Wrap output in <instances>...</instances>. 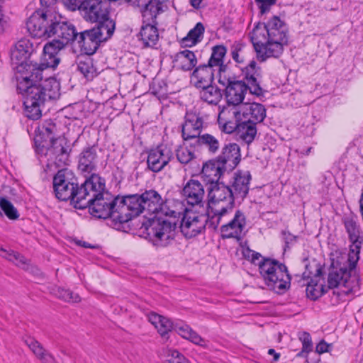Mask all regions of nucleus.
<instances>
[{"label": "nucleus", "mask_w": 363, "mask_h": 363, "mask_svg": "<svg viewBox=\"0 0 363 363\" xmlns=\"http://www.w3.org/2000/svg\"><path fill=\"white\" fill-rule=\"evenodd\" d=\"M16 79L17 89L24 99L25 114L30 119H39L45 102L60 96V83L54 77L44 79L40 69L35 66H28Z\"/></svg>", "instance_id": "f257e3e1"}, {"label": "nucleus", "mask_w": 363, "mask_h": 363, "mask_svg": "<svg viewBox=\"0 0 363 363\" xmlns=\"http://www.w3.org/2000/svg\"><path fill=\"white\" fill-rule=\"evenodd\" d=\"M287 26L278 16L266 23H258L250 33V39L260 62L267 58H278L288 43Z\"/></svg>", "instance_id": "f03ea898"}, {"label": "nucleus", "mask_w": 363, "mask_h": 363, "mask_svg": "<svg viewBox=\"0 0 363 363\" xmlns=\"http://www.w3.org/2000/svg\"><path fill=\"white\" fill-rule=\"evenodd\" d=\"M140 196L145 211L150 214H155L154 217L150 219V225L147 228L153 245L158 247L167 246L174 239L175 224L157 216L164 215L175 217L176 212L167 208V204L162 196L155 190H146Z\"/></svg>", "instance_id": "7ed1b4c3"}, {"label": "nucleus", "mask_w": 363, "mask_h": 363, "mask_svg": "<svg viewBox=\"0 0 363 363\" xmlns=\"http://www.w3.org/2000/svg\"><path fill=\"white\" fill-rule=\"evenodd\" d=\"M26 28L33 38L55 37L63 45L75 43L78 33L75 27L65 21H57L48 11H35L26 21Z\"/></svg>", "instance_id": "20e7f679"}, {"label": "nucleus", "mask_w": 363, "mask_h": 363, "mask_svg": "<svg viewBox=\"0 0 363 363\" xmlns=\"http://www.w3.org/2000/svg\"><path fill=\"white\" fill-rule=\"evenodd\" d=\"M244 257L252 264L258 265L259 272L269 289L281 294L289 289L291 276L286 266L269 257H262L249 247L242 250Z\"/></svg>", "instance_id": "39448f33"}, {"label": "nucleus", "mask_w": 363, "mask_h": 363, "mask_svg": "<svg viewBox=\"0 0 363 363\" xmlns=\"http://www.w3.org/2000/svg\"><path fill=\"white\" fill-rule=\"evenodd\" d=\"M93 174L90 175L80 186L77 179L71 170L62 169L53 177V189L55 196L61 201H70L75 208H81L86 203V199L93 192Z\"/></svg>", "instance_id": "423d86ee"}, {"label": "nucleus", "mask_w": 363, "mask_h": 363, "mask_svg": "<svg viewBox=\"0 0 363 363\" xmlns=\"http://www.w3.org/2000/svg\"><path fill=\"white\" fill-rule=\"evenodd\" d=\"M92 190L89 193L90 199H86V203L80 209L89 208L91 215L98 218H109L115 228L120 227L119 222L113 218V213L119 212V205L118 202V196L113 198L109 194H104L105 182L97 174H93Z\"/></svg>", "instance_id": "0eeeda50"}, {"label": "nucleus", "mask_w": 363, "mask_h": 363, "mask_svg": "<svg viewBox=\"0 0 363 363\" xmlns=\"http://www.w3.org/2000/svg\"><path fill=\"white\" fill-rule=\"evenodd\" d=\"M359 259V250H350L347 262L340 268L333 267L328 273V286L337 288V295H354L359 291V278L357 273V264Z\"/></svg>", "instance_id": "6e6552de"}, {"label": "nucleus", "mask_w": 363, "mask_h": 363, "mask_svg": "<svg viewBox=\"0 0 363 363\" xmlns=\"http://www.w3.org/2000/svg\"><path fill=\"white\" fill-rule=\"evenodd\" d=\"M259 69L256 62L252 60L242 69L245 81L228 80L225 85V99L229 106L238 108L244 104L243 100L247 91L257 96H263L264 91L258 81Z\"/></svg>", "instance_id": "1a4fd4ad"}, {"label": "nucleus", "mask_w": 363, "mask_h": 363, "mask_svg": "<svg viewBox=\"0 0 363 363\" xmlns=\"http://www.w3.org/2000/svg\"><path fill=\"white\" fill-rule=\"evenodd\" d=\"M118 202L119 212L114 213L113 218L119 222L120 225L128 222L133 218L138 216L145 211L140 194H136L119 196Z\"/></svg>", "instance_id": "9d476101"}, {"label": "nucleus", "mask_w": 363, "mask_h": 363, "mask_svg": "<svg viewBox=\"0 0 363 363\" xmlns=\"http://www.w3.org/2000/svg\"><path fill=\"white\" fill-rule=\"evenodd\" d=\"M233 118H241L242 120L253 122L256 124L262 123L266 118V108L259 103H245L238 108L231 107L223 110L219 114L225 115L226 112Z\"/></svg>", "instance_id": "9b49d317"}, {"label": "nucleus", "mask_w": 363, "mask_h": 363, "mask_svg": "<svg viewBox=\"0 0 363 363\" xmlns=\"http://www.w3.org/2000/svg\"><path fill=\"white\" fill-rule=\"evenodd\" d=\"M46 148L45 156L51 162L58 167L67 165L69 162L71 148L65 138L58 137L44 147Z\"/></svg>", "instance_id": "f8f14e48"}, {"label": "nucleus", "mask_w": 363, "mask_h": 363, "mask_svg": "<svg viewBox=\"0 0 363 363\" xmlns=\"http://www.w3.org/2000/svg\"><path fill=\"white\" fill-rule=\"evenodd\" d=\"M79 8L86 21L96 22L109 17L111 3L109 0H84Z\"/></svg>", "instance_id": "ddd939ff"}, {"label": "nucleus", "mask_w": 363, "mask_h": 363, "mask_svg": "<svg viewBox=\"0 0 363 363\" xmlns=\"http://www.w3.org/2000/svg\"><path fill=\"white\" fill-rule=\"evenodd\" d=\"M33 51V43L30 40L22 38L18 40L11 51V58L17 65L19 75L24 74L30 63L27 62L28 58Z\"/></svg>", "instance_id": "4468645a"}, {"label": "nucleus", "mask_w": 363, "mask_h": 363, "mask_svg": "<svg viewBox=\"0 0 363 363\" xmlns=\"http://www.w3.org/2000/svg\"><path fill=\"white\" fill-rule=\"evenodd\" d=\"M206 225H208V221L205 216L186 212L181 221L180 229L186 238H191L201 233Z\"/></svg>", "instance_id": "2eb2a0df"}, {"label": "nucleus", "mask_w": 363, "mask_h": 363, "mask_svg": "<svg viewBox=\"0 0 363 363\" xmlns=\"http://www.w3.org/2000/svg\"><path fill=\"white\" fill-rule=\"evenodd\" d=\"M220 226V232L223 238H235L240 240L245 235L246 217L243 212L237 210L234 217L224 222Z\"/></svg>", "instance_id": "dca6fc26"}, {"label": "nucleus", "mask_w": 363, "mask_h": 363, "mask_svg": "<svg viewBox=\"0 0 363 363\" xmlns=\"http://www.w3.org/2000/svg\"><path fill=\"white\" fill-rule=\"evenodd\" d=\"M173 159V152L167 147L158 146L148 152L147 164L149 170L155 173L162 171Z\"/></svg>", "instance_id": "f3484780"}, {"label": "nucleus", "mask_w": 363, "mask_h": 363, "mask_svg": "<svg viewBox=\"0 0 363 363\" xmlns=\"http://www.w3.org/2000/svg\"><path fill=\"white\" fill-rule=\"evenodd\" d=\"M203 118L195 112H186L184 122L182 125V137L187 141L192 139H198L201 136L203 128Z\"/></svg>", "instance_id": "a211bd4d"}, {"label": "nucleus", "mask_w": 363, "mask_h": 363, "mask_svg": "<svg viewBox=\"0 0 363 363\" xmlns=\"http://www.w3.org/2000/svg\"><path fill=\"white\" fill-rule=\"evenodd\" d=\"M216 158L230 172L235 169L241 160L240 146L235 143H225Z\"/></svg>", "instance_id": "6ab92c4d"}, {"label": "nucleus", "mask_w": 363, "mask_h": 363, "mask_svg": "<svg viewBox=\"0 0 363 363\" xmlns=\"http://www.w3.org/2000/svg\"><path fill=\"white\" fill-rule=\"evenodd\" d=\"M157 16L143 17V25L138 35L144 47H153L159 40V32L157 28Z\"/></svg>", "instance_id": "aec40b11"}, {"label": "nucleus", "mask_w": 363, "mask_h": 363, "mask_svg": "<svg viewBox=\"0 0 363 363\" xmlns=\"http://www.w3.org/2000/svg\"><path fill=\"white\" fill-rule=\"evenodd\" d=\"M234 202L233 203H217L209 204L210 211L208 212V226L213 229L223 222L227 221L230 213L233 211Z\"/></svg>", "instance_id": "412c9836"}, {"label": "nucleus", "mask_w": 363, "mask_h": 363, "mask_svg": "<svg viewBox=\"0 0 363 363\" xmlns=\"http://www.w3.org/2000/svg\"><path fill=\"white\" fill-rule=\"evenodd\" d=\"M233 189L223 182H216L210 184L208 188L209 204L217 203H233L235 202V194L232 193Z\"/></svg>", "instance_id": "4be33fe9"}, {"label": "nucleus", "mask_w": 363, "mask_h": 363, "mask_svg": "<svg viewBox=\"0 0 363 363\" xmlns=\"http://www.w3.org/2000/svg\"><path fill=\"white\" fill-rule=\"evenodd\" d=\"M98 164L97 147H85L79 155L78 169L84 173L95 174Z\"/></svg>", "instance_id": "5701e85b"}, {"label": "nucleus", "mask_w": 363, "mask_h": 363, "mask_svg": "<svg viewBox=\"0 0 363 363\" xmlns=\"http://www.w3.org/2000/svg\"><path fill=\"white\" fill-rule=\"evenodd\" d=\"M101 41L91 29L77 34L74 45H77L82 52L91 55L96 52Z\"/></svg>", "instance_id": "b1692460"}, {"label": "nucleus", "mask_w": 363, "mask_h": 363, "mask_svg": "<svg viewBox=\"0 0 363 363\" xmlns=\"http://www.w3.org/2000/svg\"><path fill=\"white\" fill-rule=\"evenodd\" d=\"M182 192L189 205L196 206L203 203L205 191L199 181L189 180L183 188Z\"/></svg>", "instance_id": "393cba45"}, {"label": "nucleus", "mask_w": 363, "mask_h": 363, "mask_svg": "<svg viewBox=\"0 0 363 363\" xmlns=\"http://www.w3.org/2000/svg\"><path fill=\"white\" fill-rule=\"evenodd\" d=\"M250 180L251 174L248 171L238 170L234 174L233 182L230 187L233 189L235 199H243L246 197L249 192Z\"/></svg>", "instance_id": "a878e982"}, {"label": "nucleus", "mask_w": 363, "mask_h": 363, "mask_svg": "<svg viewBox=\"0 0 363 363\" xmlns=\"http://www.w3.org/2000/svg\"><path fill=\"white\" fill-rule=\"evenodd\" d=\"M225 172L227 169L215 157L203 164L201 174L207 183L212 184L218 182Z\"/></svg>", "instance_id": "bb28decb"}, {"label": "nucleus", "mask_w": 363, "mask_h": 363, "mask_svg": "<svg viewBox=\"0 0 363 363\" xmlns=\"http://www.w3.org/2000/svg\"><path fill=\"white\" fill-rule=\"evenodd\" d=\"M322 275V269L317 267L315 269V274L313 277H311V272L306 270L303 273V280H306V294L307 296L313 300L317 299L324 293L323 286L318 284V282Z\"/></svg>", "instance_id": "cd10ccee"}, {"label": "nucleus", "mask_w": 363, "mask_h": 363, "mask_svg": "<svg viewBox=\"0 0 363 363\" xmlns=\"http://www.w3.org/2000/svg\"><path fill=\"white\" fill-rule=\"evenodd\" d=\"M216 71L208 64H203L196 67L191 75V82L196 88L205 87L212 84Z\"/></svg>", "instance_id": "c85d7f7f"}, {"label": "nucleus", "mask_w": 363, "mask_h": 363, "mask_svg": "<svg viewBox=\"0 0 363 363\" xmlns=\"http://www.w3.org/2000/svg\"><path fill=\"white\" fill-rule=\"evenodd\" d=\"M164 0H133V4L140 9L143 17L157 16L162 11Z\"/></svg>", "instance_id": "c756f323"}, {"label": "nucleus", "mask_w": 363, "mask_h": 363, "mask_svg": "<svg viewBox=\"0 0 363 363\" xmlns=\"http://www.w3.org/2000/svg\"><path fill=\"white\" fill-rule=\"evenodd\" d=\"M57 130L56 125L50 121L45 122L39 127V135L35 139L38 148H44L48 143L55 140V133Z\"/></svg>", "instance_id": "7c9ffc66"}, {"label": "nucleus", "mask_w": 363, "mask_h": 363, "mask_svg": "<svg viewBox=\"0 0 363 363\" xmlns=\"http://www.w3.org/2000/svg\"><path fill=\"white\" fill-rule=\"evenodd\" d=\"M238 121V136L245 143L250 144L255 138L257 135V124L242 120L241 118H235Z\"/></svg>", "instance_id": "2f4dec72"}, {"label": "nucleus", "mask_w": 363, "mask_h": 363, "mask_svg": "<svg viewBox=\"0 0 363 363\" xmlns=\"http://www.w3.org/2000/svg\"><path fill=\"white\" fill-rule=\"evenodd\" d=\"M97 26L91 29L96 34V37L101 41L104 42L109 39L115 30V22L110 17L96 21Z\"/></svg>", "instance_id": "473e14b6"}, {"label": "nucleus", "mask_w": 363, "mask_h": 363, "mask_svg": "<svg viewBox=\"0 0 363 363\" xmlns=\"http://www.w3.org/2000/svg\"><path fill=\"white\" fill-rule=\"evenodd\" d=\"M149 321L157 330L161 336L164 337L171 331L174 325L172 322L167 318L160 315L155 313H152L148 317Z\"/></svg>", "instance_id": "72a5a7b5"}, {"label": "nucleus", "mask_w": 363, "mask_h": 363, "mask_svg": "<svg viewBox=\"0 0 363 363\" xmlns=\"http://www.w3.org/2000/svg\"><path fill=\"white\" fill-rule=\"evenodd\" d=\"M226 52L227 49L224 45H219L213 47L211 55L207 64L219 72L224 71L225 66L223 65V58Z\"/></svg>", "instance_id": "f704fd0d"}, {"label": "nucleus", "mask_w": 363, "mask_h": 363, "mask_svg": "<svg viewBox=\"0 0 363 363\" xmlns=\"http://www.w3.org/2000/svg\"><path fill=\"white\" fill-rule=\"evenodd\" d=\"M175 62H177L179 67L183 71H190L196 67L197 59L195 54L189 50H184L177 52L175 55Z\"/></svg>", "instance_id": "c9c22d12"}, {"label": "nucleus", "mask_w": 363, "mask_h": 363, "mask_svg": "<svg viewBox=\"0 0 363 363\" xmlns=\"http://www.w3.org/2000/svg\"><path fill=\"white\" fill-rule=\"evenodd\" d=\"M26 344L42 363H55L53 356L45 350L42 345L35 340L29 338L26 340Z\"/></svg>", "instance_id": "e433bc0d"}, {"label": "nucleus", "mask_w": 363, "mask_h": 363, "mask_svg": "<svg viewBox=\"0 0 363 363\" xmlns=\"http://www.w3.org/2000/svg\"><path fill=\"white\" fill-rule=\"evenodd\" d=\"M195 144L203 147L211 155H216L220 147L219 140L209 133L202 134L196 140Z\"/></svg>", "instance_id": "4c0bfd02"}, {"label": "nucleus", "mask_w": 363, "mask_h": 363, "mask_svg": "<svg viewBox=\"0 0 363 363\" xmlns=\"http://www.w3.org/2000/svg\"><path fill=\"white\" fill-rule=\"evenodd\" d=\"M201 99L209 104L216 105L222 99V94L220 90L215 86L208 85L205 87H200Z\"/></svg>", "instance_id": "58836bf2"}, {"label": "nucleus", "mask_w": 363, "mask_h": 363, "mask_svg": "<svg viewBox=\"0 0 363 363\" xmlns=\"http://www.w3.org/2000/svg\"><path fill=\"white\" fill-rule=\"evenodd\" d=\"M345 228L348 233L350 240L354 245V251L360 250L362 240H360L358 225L353 219L347 218L344 220Z\"/></svg>", "instance_id": "ea45409f"}, {"label": "nucleus", "mask_w": 363, "mask_h": 363, "mask_svg": "<svg viewBox=\"0 0 363 363\" xmlns=\"http://www.w3.org/2000/svg\"><path fill=\"white\" fill-rule=\"evenodd\" d=\"M173 329L182 337L190 340L196 345H201V342L203 341L199 334L186 324H176L174 325Z\"/></svg>", "instance_id": "a19ab883"}, {"label": "nucleus", "mask_w": 363, "mask_h": 363, "mask_svg": "<svg viewBox=\"0 0 363 363\" xmlns=\"http://www.w3.org/2000/svg\"><path fill=\"white\" fill-rule=\"evenodd\" d=\"M204 32V26L199 22L195 27L189 30L187 35L182 39V44L186 47H191L201 41Z\"/></svg>", "instance_id": "79ce46f5"}, {"label": "nucleus", "mask_w": 363, "mask_h": 363, "mask_svg": "<svg viewBox=\"0 0 363 363\" xmlns=\"http://www.w3.org/2000/svg\"><path fill=\"white\" fill-rule=\"evenodd\" d=\"M77 69L88 80L93 79L99 74L92 59L86 57L84 60H79L77 64Z\"/></svg>", "instance_id": "37998d69"}, {"label": "nucleus", "mask_w": 363, "mask_h": 363, "mask_svg": "<svg viewBox=\"0 0 363 363\" xmlns=\"http://www.w3.org/2000/svg\"><path fill=\"white\" fill-rule=\"evenodd\" d=\"M60 58L58 56L51 55L50 53H47V52H43L42 57H41V62L40 65L38 63L33 64L30 62V65L29 66H35L38 69H40L41 73L43 74V72L46 68H55L60 63Z\"/></svg>", "instance_id": "c03bdc74"}, {"label": "nucleus", "mask_w": 363, "mask_h": 363, "mask_svg": "<svg viewBox=\"0 0 363 363\" xmlns=\"http://www.w3.org/2000/svg\"><path fill=\"white\" fill-rule=\"evenodd\" d=\"M0 208L2 212L11 220H16L19 217L17 209L11 201L4 197L0 198Z\"/></svg>", "instance_id": "a18cd8bd"}, {"label": "nucleus", "mask_w": 363, "mask_h": 363, "mask_svg": "<svg viewBox=\"0 0 363 363\" xmlns=\"http://www.w3.org/2000/svg\"><path fill=\"white\" fill-rule=\"evenodd\" d=\"M176 156L178 161L183 164H189L196 158L194 152L186 147H179L176 151Z\"/></svg>", "instance_id": "49530a36"}, {"label": "nucleus", "mask_w": 363, "mask_h": 363, "mask_svg": "<svg viewBox=\"0 0 363 363\" xmlns=\"http://www.w3.org/2000/svg\"><path fill=\"white\" fill-rule=\"evenodd\" d=\"M56 296L59 298L69 303H77L80 301V297L77 294L62 288L57 289Z\"/></svg>", "instance_id": "de8ad7c7"}, {"label": "nucleus", "mask_w": 363, "mask_h": 363, "mask_svg": "<svg viewBox=\"0 0 363 363\" xmlns=\"http://www.w3.org/2000/svg\"><path fill=\"white\" fill-rule=\"evenodd\" d=\"M65 48L63 43H60L56 40H53L51 42L46 43L44 45L43 51L47 52L51 55L57 56L59 52Z\"/></svg>", "instance_id": "09e8293b"}, {"label": "nucleus", "mask_w": 363, "mask_h": 363, "mask_svg": "<svg viewBox=\"0 0 363 363\" xmlns=\"http://www.w3.org/2000/svg\"><path fill=\"white\" fill-rule=\"evenodd\" d=\"M299 340L302 342V348L303 351H306V354L312 351L313 344L311 337L308 333H302L299 336Z\"/></svg>", "instance_id": "8fccbe9b"}, {"label": "nucleus", "mask_w": 363, "mask_h": 363, "mask_svg": "<svg viewBox=\"0 0 363 363\" xmlns=\"http://www.w3.org/2000/svg\"><path fill=\"white\" fill-rule=\"evenodd\" d=\"M261 14L269 12L271 8L276 4L277 0H255Z\"/></svg>", "instance_id": "3c124183"}, {"label": "nucleus", "mask_w": 363, "mask_h": 363, "mask_svg": "<svg viewBox=\"0 0 363 363\" xmlns=\"http://www.w3.org/2000/svg\"><path fill=\"white\" fill-rule=\"evenodd\" d=\"M167 356L169 363H189L188 360L177 350H169Z\"/></svg>", "instance_id": "603ef678"}, {"label": "nucleus", "mask_w": 363, "mask_h": 363, "mask_svg": "<svg viewBox=\"0 0 363 363\" xmlns=\"http://www.w3.org/2000/svg\"><path fill=\"white\" fill-rule=\"evenodd\" d=\"M41 8L37 11H48L53 16L52 9L55 5L57 0H40Z\"/></svg>", "instance_id": "864d4df0"}, {"label": "nucleus", "mask_w": 363, "mask_h": 363, "mask_svg": "<svg viewBox=\"0 0 363 363\" xmlns=\"http://www.w3.org/2000/svg\"><path fill=\"white\" fill-rule=\"evenodd\" d=\"M235 121H225L223 125V130L226 133H232L234 131H236L238 134V121L235 118Z\"/></svg>", "instance_id": "5fc2aeb1"}, {"label": "nucleus", "mask_w": 363, "mask_h": 363, "mask_svg": "<svg viewBox=\"0 0 363 363\" xmlns=\"http://www.w3.org/2000/svg\"><path fill=\"white\" fill-rule=\"evenodd\" d=\"M0 256L7 259L9 261L15 263L17 259V256H18V252L14 251H6L4 249H0Z\"/></svg>", "instance_id": "6e6d98bb"}, {"label": "nucleus", "mask_w": 363, "mask_h": 363, "mask_svg": "<svg viewBox=\"0 0 363 363\" xmlns=\"http://www.w3.org/2000/svg\"><path fill=\"white\" fill-rule=\"evenodd\" d=\"M282 235L286 247H289V245L293 244L296 241V237L288 231H283Z\"/></svg>", "instance_id": "4d7b16f0"}, {"label": "nucleus", "mask_w": 363, "mask_h": 363, "mask_svg": "<svg viewBox=\"0 0 363 363\" xmlns=\"http://www.w3.org/2000/svg\"><path fill=\"white\" fill-rule=\"evenodd\" d=\"M332 347V345L328 344L324 340H321L315 347L316 352L319 354H323L329 352L330 348Z\"/></svg>", "instance_id": "13d9d810"}, {"label": "nucleus", "mask_w": 363, "mask_h": 363, "mask_svg": "<svg viewBox=\"0 0 363 363\" xmlns=\"http://www.w3.org/2000/svg\"><path fill=\"white\" fill-rule=\"evenodd\" d=\"M62 1L67 7L72 11L79 8L82 2L81 0H62Z\"/></svg>", "instance_id": "bf43d9fd"}, {"label": "nucleus", "mask_w": 363, "mask_h": 363, "mask_svg": "<svg viewBox=\"0 0 363 363\" xmlns=\"http://www.w3.org/2000/svg\"><path fill=\"white\" fill-rule=\"evenodd\" d=\"M14 264L18 267L25 268L28 264V260L24 257V256L18 253L16 262H15Z\"/></svg>", "instance_id": "052dcab7"}, {"label": "nucleus", "mask_w": 363, "mask_h": 363, "mask_svg": "<svg viewBox=\"0 0 363 363\" xmlns=\"http://www.w3.org/2000/svg\"><path fill=\"white\" fill-rule=\"evenodd\" d=\"M241 50V48L239 47V48H235L231 52V55H232V57L233 59L238 62V63H242L243 62V60L242 59H240V56H239V53L238 52Z\"/></svg>", "instance_id": "680f3d73"}, {"label": "nucleus", "mask_w": 363, "mask_h": 363, "mask_svg": "<svg viewBox=\"0 0 363 363\" xmlns=\"http://www.w3.org/2000/svg\"><path fill=\"white\" fill-rule=\"evenodd\" d=\"M268 354L273 356V362H277L280 357V354L277 352L274 349H269Z\"/></svg>", "instance_id": "e2e57ef3"}, {"label": "nucleus", "mask_w": 363, "mask_h": 363, "mask_svg": "<svg viewBox=\"0 0 363 363\" xmlns=\"http://www.w3.org/2000/svg\"><path fill=\"white\" fill-rule=\"evenodd\" d=\"M202 1L203 0H190V3L194 8L199 9Z\"/></svg>", "instance_id": "0e129e2a"}, {"label": "nucleus", "mask_w": 363, "mask_h": 363, "mask_svg": "<svg viewBox=\"0 0 363 363\" xmlns=\"http://www.w3.org/2000/svg\"><path fill=\"white\" fill-rule=\"evenodd\" d=\"M359 210H360V213L363 212V189H362L360 199H359Z\"/></svg>", "instance_id": "69168bd1"}, {"label": "nucleus", "mask_w": 363, "mask_h": 363, "mask_svg": "<svg viewBox=\"0 0 363 363\" xmlns=\"http://www.w3.org/2000/svg\"><path fill=\"white\" fill-rule=\"evenodd\" d=\"M3 14L0 12V30H2L3 28Z\"/></svg>", "instance_id": "338daca9"}, {"label": "nucleus", "mask_w": 363, "mask_h": 363, "mask_svg": "<svg viewBox=\"0 0 363 363\" xmlns=\"http://www.w3.org/2000/svg\"><path fill=\"white\" fill-rule=\"evenodd\" d=\"M304 354H306V351H303V349L302 348L301 351L297 354V357H303Z\"/></svg>", "instance_id": "774afa93"}]
</instances>
